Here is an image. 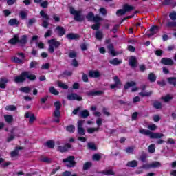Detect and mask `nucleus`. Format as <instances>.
Returning a JSON list of instances; mask_svg holds the SVG:
<instances>
[{
	"instance_id": "obj_1",
	"label": "nucleus",
	"mask_w": 176,
	"mask_h": 176,
	"mask_svg": "<svg viewBox=\"0 0 176 176\" xmlns=\"http://www.w3.org/2000/svg\"><path fill=\"white\" fill-rule=\"evenodd\" d=\"M27 78L30 80H35V79H36V76L31 74L28 72H24L20 76L14 77V82L16 83H21V82H24Z\"/></svg>"
},
{
	"instance_id": "obj_2",
	"label": "nucleus",
	"mask_w": 176,
	"mask_h": 176,
	"mask_svg": "<svg viewBox=\"0 0 176 176\" xmlns=\"http://www.w3.org/2000/svg\"><path fill=\"white\" fill-rule=\"evenodd\" d=\"M70 14L74 16L76 21H83L85 20V16L82 15V11L76 10L73 7H70Z\"/></svg>"
},
{
	"instance_id": "obj_3",
	"label": "nucleus",
	"mask_w": 176,
	"mask_h": 176,
	"mask_svg": "<svg viewBox=\"0 0 176 176\" xmlns=\"http://www.w3.org/2000/svg\"><path fill=\"white\" fill-rule=\"evenodd\" d=\"M49 48L48 50L50 53H53L54 52V49H57L61 45V43L57 41L56 38H53L48 41Z\"/></svg>"
},
{
	"instance_id": "obj_4",
	"label": "nucleus",
	"mask_w": 176,
	"mask_h": 176,
	"mask_svg": "<svg viewBox=\"0 0 176 176\" xmlns=\"http://www.w3.org/2000/svg\"><path fill=\"white\" fill-rule=\"evenodd\" d=\"M86 17L89 21H94V23H100V21L102 20V18L100 16H94V14L93 12L88 13Z\"/></svg>"
},
{
	"instance_id": "obj_5",
	"label": "nucleus",
	"mask_w": 176,
	"mask_h": 176,
	"mask_svg": "<svg viewBox=\"0 0 176 176\" xmlns=\"http://www.w3.org/2000/svg\"><path fill=\"white\" fill-rule=\"evenodd\" d=\"M78 124V134L80 135H85L86 134V131H85V128H83V124H85V120H80L77 122Z\"/></svg>"
},
{
	"instance_id": "obj_6",
	"label": "nucleus",
	"mask_w": 176,
	"mask_h": 176,
	"mask_svg": "<svg viewBox=\"0 0 176 176\" xmlns=\"http://www.w3.org/2000/svg\"><path fill=\"white\" fill-rule=\"evenodd\" d=\"M133 8L129 5H125L123 9L118 10L116 12L117 16H123V14H126V12H131L133 10Z\"/></svg>"
},
{
	"instance_id": "obj_7",
	"label": "nucleus",
	"mask_w": 176,
	"mask_h": 176,
	"mask_svg": "<svg viewBox=\"0 0 176 176\" xmlns=\"http://www.w3.org/2000/svg\"><path fill=\"white\" fill-rule=\"evenodd\" d=\"M64 163H66L67 167H74L75 166V157L70 156L63 160Z\"/></svg>"
},
{
	"instance_id": "obj_8",
	"label": "nucleus",
	"mask_w": 176,
	"mask_h": 176,
	"mask_svg": "<svg viewBox=\"0 0 176 176\" xmlns=\"http://www.w3.org/2000/svg\"><path fill=\"white\" fill-rule=\"evenodd\" d=\"M40 14L43 18V27H45V28H46V27L49 25V23L47 22V20H49V16H47L45 11H41Z\"/></svg>"
},
{
	"instance_id": "obj_9",
	"label": "nucleus",
	"mask_w": 176,
	"mask_h": 176,
	"mask_svg": "<svg viewBox=\"0 0 176 176\" xmlns=\"http://www.w3.org/2000/svg\"><path fill=\"white\" fill-rule=\"evenodd\" d=\"M21 147H16L13 151L10 153V156L12 160H16L17 157H19V155H20L19 151H21Z\"/></svg>"
},
{
	"instance_id": "obj_10",
	"label": "nucleus",
	"mask_w": 176,
	"mask_h": 176,
	"mask_svg": "<svg viewBox=\"0 0 176 176\" xmlns=\"http://www.w3.org/2000/svg\"><path fill=\"white\" fill-rule=\"evenodd\" d=\"M25 118H26V119H29L30 124H32V123H34V122L36 120V118L35 117V115L30 112L25 113Z\"/></svg>"
},
{
	"instance_id": "obj_11",
	"label": "nucleus",
	"mask_w": 176,
	"mask_h": 176,
	"mask_svg": "<svg viewBox=\"0 0 176 176\" xmlns=\"http://www.w3.org/2000/svg\"><path fill=\"white\" fill-rule=\"evenodd\" d=\"M67 100L70 101H82V96L78 95L77 94H71L67 96Z\"/></svg>"
},
{
	"instance_id": "obj_12",
	"label": "nucleus",
	"mask_w": 176,
	"mask_h": 176,
	"mask_svg": "<svg viewBox=\"0 0 176 176\" xmlns=\"http://www.w3.org/2000/svg\"><path fill=\"white\" fill-rule=\"evenodd\" d=\"M54 121L56 123H60V118L61 117V112L60 110H55L53 113Z\"/></svg>"
},
{
	"instance_id": "obj_13",
	"label": "nucleus",
	"mask_w": 176,
	"mask_h": 176,
	"mask_svg": "<svg viewBox=\"0 0 176 176\" xmlns=\"http://www.w3.org/2000/svg\"><path fill=\"white\" fill-rule=\"evenodd\" d=\"M159 32V27L158 26H153L148 32V36H152L155 35V34H157Z\"/></svg>"
},
{
	"instance_id": "obj_14",
	"label": "nucleus",
	"mask_w": 176,
	"mask_h": 176,
	"mask_svg": "<svg viewBox=\"0 0 176 176\" xmlns=\"http://www.w3.org/2000/svg\"><path fill=\"white\" fill-rule=\"evenodd\" d=\"M115 84H112L111 85V89H116V87H120L122 86V82H120V80H119V78L118 76H115L113 78Z\"/></svg>"
},
{
	"instance_id": "obj_15",
	"label": "nucleus",
	"mask_w": 176,
	"mask_h": 176,
	"mask_svg": "<svg viewBox=\"0 0 176 176\" xmlns=\"http://www.w3.org/2000/svg\"><path fill=\"white\" fill-rule=\"evenodd\" d=\"M17 56H19V58L17 57V56H14V58H13V61L14 63H23V60H24V54L18 53Z\"/></svg>"
},
{
	"instance_id": "obj_16",
	"label": "nucleus",
	"mask_w": 176,
	"mask_h": 176,
	"mask_svg": "<svg viewBox=\"0 0 176 176\" xmlns=\"http://www.w3.org/2000/svg\"><path fill=\"white\" fill-rule=\"evenodd\" d=\"M161 63L162 64H164V65H173L174 64V61L168 58H162Z\"/></svg>"
},
{
	"instance_id": "obj_17",
	"label": "nucleus",
	"mask_w": 176,
	"mask_h": 176,
	"mask_svg": "<svg viewBox=\"0 0 176 176\" xmlns=\"http://www.w3.org/2000/svg\"><path fill=\"white\" fill-rule=\"evenodd\" d=\"M89 76L91 78H100V76H101V74H100V72L97 70H91L89 72Z\"/></svg>"
},
{
	"instance_id": "obj_18",
	"label": "nucleus",
	"mask_w": 176,
	"mask_h": 176,
	"mask_svg": "<svg viewBox=\"0 0 176 176\" xmlns=\"http://www.w3.org/2000/svg\"><path fill=\"white\" fill-rule=\"evenodd\" d=\"M162 137H164V134L160 133L151 132V133L150 135V138H152V139L157 140L159 138H162Z\"/></svg>"
},
{
	"instance_id": "obj_19",
	"label": "nucleus",
	"mask_w": 176,
	"mask_h": 176,
	"mask_svg": "<svg viewBox=\"0 0 176 176\" xmlns=\"http://www.w3.org/2000/svg\"><path fill=\"white\" fill-rule=\"evenodd\" d=\"M162 164L159 162H154L151 164L144 165L143 168H151V167H160Z\"/></svg>"
},
{
	"instance_id": "obj_20",
	"label": "nucleus",
	"mask_w": 176,
	"mask_h": 176,
	"mask_svg": "<svg viewBox=\"0 0 176 176\" xmlns=\"http://www.w3.org/2000/svg\"><path fill=\"white\" fill-rule=\"evenodd\" d=\"M9 82V80L6 78H2L0 80V89H6V84Z\"/></svg>"
},
{
	"instance_id": "obj_21",
	"label": "nucleus",
	"mask_w": 176,
	"mask_h": 176,
	"mask_svg": "<svg viewBox=\"0 0 176 176\" xmlns=\"http://www.w3.org/2000/svg\"><path fill=\"white\" fill-rule=\"evenodd\" d=\"M69 148H71V144H67L64 146L58 147V151L59 152H62V153L67 152L68 151V149H69Z\"/></svg>"
},
{
	"instance_id": "obj_22",
	"label": "nucleus",
	"mask_w": 176,
	"mask_h": 176,
	"mask_svg": "<svg viewBox=\"0 0 176 176\" xmlns=\"http://www.w3.org/2000/svg\"><path fill=\"white\" fill-rule=\"evenodd\" d=\"M139 133H140V134H144V135H148V137H151V134L152 131H151L148 129L141 128L139 130Z\"/></svg>"
},
{
	"instance_id": "obj_23",
	"label": "nucleus",
	"mask_w": 176,
	"mask_h": 176,
	"mask_svg": "<svg viewBox=\"0 0 176 176\" xmlns=\"http://www.w3.org/2000/svg\"><path fill=\"white\" fill-rule=\"evenodd\" d=\"M56 31H57V34H58V35H60V36H63V35L65 34V29H64L61 26L56 27Z\"/></svg>"
},
{
	"instance_id": "obj_24",
	"label": "nucleus",
	"mask_w": 176,
	"mask_h": 176,
	"mask_svg": "<svg viewBox=\"0 0 176 176\" xmlns=\"http://www.w3.org/2000/svg\"><path fill=\"white\" fill-rule=\"evenodd\" d=\"M109 63L112 64V65H119V64H122V60L116 58L113 60H110Z\"/></svg>"
},
{
	"instance_id": "obj_25",
	"label": "nucleus",
	"mask_w": 176,
	"mask_h": 176,
	"mask_svg": "<svg viewBox=\"0 0 176 176\" xmlns=\"http://www.w3.org/2000/svg\"><path fill=\"white\" fill-rule=\"evenodd\" d=\"M129 64L131 67H135L137 65V59L134 56H131L129 59Z\"/></svg>"
},
{
	"instance_id": "obj_26",
	"label": "nucleus",
	"mask_w": 176,
	"mask_h": 176,
	"mask_svg": "<svg viewBox=\"0 0 176 176\" xmlns=\"http://www.w3.org/2000/svg\"><path fill=\"white\" fill-rule=\"evenodd\" d=\"M67 38L70 40L79 39V35L74 33H71L67 35Z\"/></svg>"
},
{
	"instance_id": "obj_27",
	"label": "nucleus",
	"mask_w": 176,
	"mask_h": 176,
	"mask_svg": "<svg viewBox=\"0 0 176 176\" xmlns=\"http://www.w3.org/2000/svg\"><path fill=\"white\" fill-rule=\"evenodd\" d=\"M17 42H19L18 35H14V37L9 41V43H10L11 45H16Z\"/></svg>"
},
{
	"instance_id": "obj_28",
	"label": "nucleus",
	"mask_w": 176,
	"mask_h": 176,
	"mask_svg": "<svg viewBox=\"0 0 176 176\" xmlns=\"http://www.w3.org/2000/svg\"><path fill=\"white\" fill-rule=\"evenodd\" d=\"M108 49H109V52L111 56H116L118 54V53H116V52H115V50L113 49V45H112V44H110L108 46Z\"/></svg>"
},
{
	"instance_id": "obj_29",
	"label": "nucleus",
	"mask_w": 176,
	"mask_h": 176,
	"mask_svg": "<svg viewBox=\"0 0 176 176\" xmlns=\"http://www.w3.org/2000/svg\"><path fill=\"white\" fill-rule=\"evenodd\" d=\"M65 130L68 131V133H75V126L69 125L65 126Z\"/></svg>"
},
{
	"instance_id": "obj_30",
	"label": "nucleus",
	"mask_w": 176,
	"mask_h": 176,
	"mask_svg": "<svg viewBox=\"0 0 176 176\" xmlns=\"http://www.w3.org/2000/svg\"><path fill=\"white\" fill-rule=\"evenodd\" d=\"M4 119L7 123H12V122H13V116L5 115Z\"/></svg>"
},
{
	"instance_id": "obj_31",
	"label": "nucleus",
	"mask_w": 176,
	"mask_h": 176,
	"mask_svg": "<svg viewBox=\"0 0 176 176\" xmlns=\"http://www.w3.org/2000/svg\"><path fill=\"white\" fill-rule=\"evenodd\" d=\"M18 42L21 45H25L27 43V36H22Z\"/></svg>"
},
{
	"instance_id": "obj_32",
	"label": "nucleus",
	"mask_w": 176,
	"mask_h": 176,
	"mask_svg": "<svg viewBox=\"0 0 176 176\" xmlns=\"http://www.w3.org/2000/svg\"><path fill=\"white\" fill-rule=\"evenodd\" d=\"M20 90L23 93H30V91H31V90H32V88L30 87H21L20 89Z\"/></svg>"
},
{
	"instance_id": "obj_33",
	"label": "nucleus",
	"mask_w": 176,
	"mask_h": 176,
	"mask_svg": "<svg viewBox=\"0 0 176 176\" xmlns=\"http://www.w3.org/2000/svg\"><path fill=\"white\" fill-rule=\"evenodd\" d=\"M10 25H19L20 23L16 19H12L9 21Z\"/></svg>"
},
{
	"instance_id": "obj_34",
	"label": "nucleus",
	"mask_w": 176,
	"mask_h": 176,
	"mask_svg": "<svg viewBox=\"0 0 176 176\" xmlns=\"http://www.w3.org/2000/svg\"><path fill=\"white\" fill-rule=\"evenodd\" d=\"M80 115L82 118H87L90 115V113L87 110H83L80 113Z\"/></svg>"
},
{
	"instance_id": "obj_35",
	"label": "nucleus",
	"mask_w": 176,
	"mask_h": 176,
	"mask_svg": "<svg viewBox=\"0 0 176 176\" xmlns=\"http://www.w3.org/2000/svg\"><path fill=\"white\" fill-rule=\"evenodd\" d=\"M138 165V163L135 160L131 161L127 163L128 167H137Z\"/></svg>"
},
{
	"instance_id": "obj_36",
	"label": "nucleus",
	"mask_w": 176,
	"mask_h": 176,
	"mask_svg": "<svg viewBox=\"0 0 176 176\" xmlns=\"http://www.w3.org/2000/svg\"><path fill=\"white\" fill-rule=\"evenodd\" d=\"M139 94L142 97H148V96L152 95V91H142Z\"/></svg>"
},
{
	"instance_id": "obj_37",
	"label": "nucleus",
	"mask_w": 176,
	"mask_h": 176,
	"mask_svg": "<svg viewBox=\"0 0 176 176\" xmlns=\"http://www.w3.org/2000/svg\"><path fill=\"white\" fill-rule=\"evenodd\" d=\"M45 145L47 146V148H54V141L49 140L45 143Z\"/></svg>"
},
{
	"instance_id": "obj_38",
	"label": "nucleus",
	"mask_w": 176,
	"mask_h": 176,
	"mask_svg": "<svg viewBox=\"0 0 176 176\" xmlns=\"http://www.w3.org/2000/svg\"><path fill=\"white\" fill-rule=\"evenodd\" d=\"M135 82L131 81L126 83L124 85V89H129V87H133V86H135Z\"/></svg>"
},
{
	"instance_id": "obj_39",
	"label": "nucleus",
	"mask_w": 176,
	"mask_h": 176,
	"mask_svg": "<svg viewBox=\"0 0 176 176\" xmlns=\"http://www.w3.org/2000/svg\"><path fill=\"white\" fill-rule=\"evenodd\" d=\"M6 111H16V109H17V107H16V106L14 105H8L5 108Z\"/></svg>"
},
{
	"instance_id": "obj_40",
	"label": "nucleus",
	"mask_w": 176,
	"mask_h": 176,
	"mask_svg": "<svg viewBox=\"0 0 176 176\" xmlns=\"http://www.w3.org/2000/svg\"><path fill=\"white\" fill-rule=\"evenodd\" d=\"M99 128H88L87 129V132L89 134H93V133L96 132V131H98Z\"/></svg>"
},
{
	"instance_id": "obj_41",
	"label": "nucleus",
	"mask_w": 176,
	"mask_h": 176,
	"mask_svg": "<svg viewBox=\"0 0 176 176\" xmlns=\"http://www.w3.org/2000/svg\"><path fill=\"white\" fill-rule=\"evenodd\" d=\"M155 149L156 146H155V144H152L151 145L148 146V152L150 153H154Z\"/></svg>"
},
{
	"instance_id": "obj_42",
	"label": "nucleus",
	"mask_w": 176,
	"mask_h": 176,
	"mask_svg": "<svg viewBox=\"0 0 176 176\" xmlns=\"http://www.w3.org/2000/svg\"><path fill=\"white\" fill-rule=\"evenodd\" d=\"M54 107H55V111H60V109L61 108V102H55L54 103Z\"/></svg>"
},
{
	"instance_id": "obj_43",
	"label": "nucleus",
	"mask_w": 176,
	"mask_h": 176,
	"mask_svg": "<svg viewBox=\"0 0 176 176\" xmlns=\"http://www.w3.org/2000/svg\"><path fill=\"white\" fill-rule=\"evenodd\" d=\"M148 79L151 82H155L156 81V76L153 73H151L148 75Z\"/></svg>"
},
{
	"instance_id": "obj_44",
	"label": "nucleus",
	"mask_w": 176,
	"mask_h": 176,
	"mask_svg": "<svg viewBox=\"0 0 176 176\" xmlns=\"http://www.w3.org/2000/svg\"><path fill=\"white\" fill-rule=\"evenodd\" d=\"M173 97L170 95H167L166 96L162 97V100L164 102H168V101H170L172 100Z\"/></svg>"
},
{
	"instance_id": "obj_45",
	"label": "nucleus",
	"mask_w": 176,
	"mask_h": 176,
	"mask_svg": "<svg viewBox=\"0 0 176 176\" xmlns=\"http://www.w3.org/2000/svg\"><path fill=\"white\" fill-rule=\"evenodd\" d=\"M88 148L89 149H91L92 151L97 150V146H96V144H94V143H88Z\"/></svg>"
},
{
	"instance_id": "obj_46",
	"label": "nucleus",
	"mask_w": 176,
	"mask_h": 176,
	"mask_svg": "<svg viewBox=\"0 0 176 176\" xmlns=\"http://www.w3.org/2000/svg\"><path fill=\"white\" fill-rule=\"evenodd\" d=\"M58 87H61L62 89H68V85L62 82H58Z\"/></svg>"
},
{
	"instance_id": "obj_47",
	"label": "nucleus",
	"mask_w": 176,
	"mask_h": 176,
	"mask_svg": "<svg viewBox=\"0 0 176 176\" xmlns=\"http://www.w3.org/2000/svg\"><path fill=\"white\" fill-rule=\"evenodd\" d=\"M50 91L52 94H54V96H58V91H57L54 87H52L50 89Z\"/></svg>"
},
{
	"instance_id": "obj_48",
	"label": "nucleus",
	"mask_w": 176,
	"mask_h": 176,
	"mask_svg": "<svg viewBox=\"0 0 176 176\" xmlns=\"http://www.w3.org/2000/svg\"><path fill=\"white\" fill-rule=\"evenodd\" d=\"M38 65H39V63L36 61H32L30 63V68H38Z\"/></svg>"
},
{
	"instance_id": "obj_49",
	"label": "nucleus",
	"mask_w": 176,
	"mask_h": 176,
	"mask_svg": "<svg viewBox=\"0 0 176 176\" xmlns=\"http://www.w3.org/2000/svg\"><path fill=\"white\" fill-rule=\"evenodd\" d=\"M168 81L170 85L175 86L176 85V78H168Z\"/></svg>"
},
{
	"instance_id": "obj_50",
	"label": "nucleus",
	"mask_w": 176,
	"mask_h": 176,
	"mask_svg": "<svg viewBox=\"0 0 176 176\" xmlns=\"http://www.w3.org/2000/svg\"><path fill=\"white\" fill-rule=\"evenodd\" d=\"M91 167V162H86L83 166L84 170H89Z\"/></svg>"
},
{
	"instance_id": "obj_51",
	"label": "nucleus",
	"mask_w": 176,
	"mask_h": 176,
	"mask_svg": "<svg viewBox=\"0 0 176 176\" xmlns=\"http://www.w3.org/2000/svg\"><path fill=\"white\" fill-rule=\"evenodd\" d=\"M157 129V126L155 124H151L148 125V129L151 131H155Z\"/></svg>"
},
{
	"instance_id": "obj_52",
	"label": "nucleus",
	"mask_w": 176,
	"mask_h": 176,
	"mask_svg": "<svg viewBox=\"0 0 176 176\" xmlns=\"http://www.w3.org/2000/svg\"><path fill=\"white\" fill-rule=\"evenodd\" d=\"M153 107L156 108V109H160V108H162V103L155 102L153 103Z\"/></svg>"
},
{
	"instance_id": "obj_53",
	"label": "nucleus",
	"mask_w": 176,
	"mask_h": 176,
	"mask_svg": "<svg viewBox=\"0 0 176 176\" xmlns=\"http://www.w3.org/2000/svg\"><path fill=\"white\" fill-rule=\"evenodd\" d=\"M96 39H102V32L98 31L96 34Z\"/></svg>"
},
{
	"instance_id": "obj_54",
	"label": "nucleus",
	"mask_w": 176,
	"mask_h": 176,
	"mask_svg": "<svg viewBox=\"0 0 176 176\" xmlns=\"http://www.w3.org/2000/svg\"><path fill=\"white\" fill-rule=\"evenodd\" d=\"M103 174H104L105 175H113V171H112V170L109 169L107 170H104L103 172Z\"/></svg>"
},
{
	"instance_id": "obj_55",
	"label": "nucleus",
	"mask_w": 176,
	"mask_h": 176,
	"mask_svg": "<svg viewBox=\"0 0 176 176\" xmlns=\"http://www.w3.org/2000/svg\"><path fill=\"white\" fill-rule=\"evenodd\" d=\"M19 16L23 19H25V17H27V12H25V11H21L20 14H19Z\"/></svg>"
},
{
	"instance_id": "obj_56",
	"label": "nucleus",
	"mask_w": 176,
	"mask_h": 176,
	"mask_svg": "<svg viewBox=\"0 0 176 176\" xmlns=\"http://www.w3.org/2000/svg\"><path fill=\"white\" fill-rule=\"evenodd\" d=\"M92 159L93 160L98 161L100 159H101V155L100 154H95L93 155Z\"/></svg>"
},
{
	"instance_id": "obj_57",
	"label": "nucleus",
	"mask_w": 176,
	"mask_h": 176,
	"mask_svg": "<svg viewBox=\"0 0 176 176\" xmlns=\"http://www.w3.org/2000/svg\"><path fill=\"white\" fill-rule=\"evenodd\" d=\"M100 24L99 23H96V24H94L92 26H91V28L92 30H100Z\"/></svg>"
},
{
	"instance_id": "obj_58",
	"label": "nucleus",
	"mask_w": 176,
	"mask_h": 176,
	"mask_svg": "<svg viewBox=\"0 0 176 176\" xmlns=\"http://www.w3.org/2000/svg\"><path fill=\"white\" fill-rule=\"evenodd\" d=\"M70 58H75L76 57V52L75 51H71L69 54Z\"/></svg>"
},
{
	"instance_id": "obj_59",
	"label": "nucleus",
	"mask_w": 176,
	"mask_h": 176,
	"mask_svg": "<svg viewBox=\"0 0 176 176\" xmlns=\"http://www.w3.org/2000/svg\"><path fill=\"white\" fill-rule=\"evenodd\" d=\"M169 17L171 19V20H176V12H171Z\"/></svg>"
},
{
	"instance_id": "obj_60",
	"label": "nucleus",
	"mask_w": 176,
	"mask_h": 176,
	"mask_svg": "<svg viewBox=\"0 0 176 176\" xmlns=\"http://www.w3.org/2000/svg\"><path fill=\"white\" fill-rule=\"evenodd\" d=\"M62 176H76V174L72 175L71 172L65 171L62 174Z\"/></svg>"
},
{
	"instance_id": "obj_61",
	"label": "nucleus",
	"mask_w": 176,
	"mask_h": 176,
	"mask_svg": "<svg viewBox=\"0 0 176 176\" xmlns=\"http://www.w3.org/2000/svg\"><path fill=\"white\" fill-rule=\"evenodd\" d=\"M153 121L155 122V123H157L159 120H160V116L159 115H155L153 116Z\"/></svg>"
},
{
	"instance_id": "obj_62",
	"label": "nucleus",
	"mask_w": 176,
	"mask_h": 176,
	"mask_svg": "<svg viewBox=\"0 0 176 176\" xmlns=\"http://www.w3.org/2000/svg\"><path fill=\"white\" fill-rule=\"evenodd\" d=\"M166 144H170L171 145H174V144H175V141L173 138H169L166 141Z\"/></svg>"
},
{
	"instance_id": "obj_63",
	"label": "nucleus",
	"mask_w": 176,
	"mask_h": 176,
	"mask_svg": "<svg viewBox=\"0 0 176 176\" xmlns=\"http://www.w3.org/2000/svg\"><path fill=\"white\" fill-rule=\"evenodd\" d=\"M50 67V65L49 63H45L44 65H42L41 68L42 69H49Z\"/></svg>"
},
{
	"instance_id": "obj_64",
	"label": "nucleus",
	"mask_w": 176,
	"mask_h": 176,
	"mask_svg": "<svg viewBox=\"0 0 176 176\" xmlns=\"http://www.w3.org/2000/svg\"><path fill=\"white\" fill-rule=\"evenodd\" d=\"M49 5V3L47 1H43L41 3V8H47V6Z\"/></svg>"
}]
</instances>
